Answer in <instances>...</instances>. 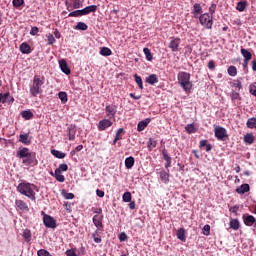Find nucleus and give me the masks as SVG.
Returning <instances> with one entry per match:
<instances>
[{
  "instance_id": "nucleus-1",
  "label": "nucleus",
  "mask_w": 256,
  "mask_h": 256,
  "mask_svg": "<svg viewBox=\"0 0 256 256\" xmlns=\"http://www.w3.org/2000/svg\"><path fill=\"white\" fill-rule=\"evenodd\" d=\"M43 85H45V76L35 75L32 83L30 84V95L37 97L43 93Z\"/></svg>"
},
{
  "instance_id": "nucleus-2",
  "label": "nucleus",
  "mask_w": 256,
  "mask_h": 256,
  "mask_svg": "<svg viewBox=\"0 0 256 256\" xmlns=\"http://www.w3.org/2000/svg\"><path fill=\"white\" fill-rule=\"evenodd\" d=\"M17 191L21 195L28 197L31 201H35V184L29 182H22L17 186Z\"/></svg>"
},
{
  "instance_id": "nucleus-3",
  "label": "nucleus",
  "mask_w": 256,
  "mask_h": 256,
  "mask_svg": "<svg viewBox=\"0 0 256 256\" xmlns=\"http://www.w3.org/2000/svg\"><path fill=\"white\" fill-rule=\"evenodd\" d=\"M178 84L182 87L185 93H191L193 82H191V74L189 72H179L177 75Z\"/></svg>"
},
{
  "instance_id": "nucleus-4",
  "label": "nucleus",
  "mask_w": 256,
  "mask_h": 256,
  "mask_svg": "<svg viewBox=\"0 0 256 256\" xmlns=\"http://www.w3.org/2000/svg\"><path fill=\"white\" fill-rule=\"evenodd\" d=\"M199 21L205 29H213V16L209 15V13L201 14Z\"/></svg>"
},
{
  "instance_id": "nucleus-5",
  "label": "nucleus",
  "mask_w": 256,
  "mask_h": 256,
  "mask_svg": "<svg viewBox=\"0 0 256 256\" xmlns=\"http://www.w3.org/2000/svg\"><path fill=\"white\" fill-rule=\"evenodd\" d=\"M214 133L218 141H227V130L221 126H214Z\"/></svg>"
},
{
  "instance_id": "nucleus-6",
  "label": "nucleus",
  "mask_w": 256,
  "mask_h": 256,
  "mask_svg": "<svg viewBox=\"0 0 256 256\" xmlns=\"http://www.w3.org/2000/svg\"><path fill=\"white\" fill-rule=\"evenodd\" d=\"M109 127H113V121H111V118H104L97 124L98 131H106Z\"/></svg>"
},
{
  "instance_id": "nucleus-7",
  "label": "nucleus",
  "mask_w": 256,
  "mask_h": 256,
  "mask_svg": "<svg viewBox=\"0 0 256 256\" xmlns=\"http://www.w3.org/2000/svg\"><path fill=\"white\" fill-rule=\"evenodd\" d=\"M43 223L48 229H55L57 227V221L47 214L43 216Z\"/></svg>"
},
{
  "instance_id": "nucleus-8",
  "label": "nucleus",
  "mask_w": 256,
  "mask_h": 256,
  "mask_svg": "<svg viewBox=\"0 0 256 256\" xmlns=\"http://www.w3.org/2000/svg\"><path fill=\"white\" fill-rule=\"evenodd\" d=\"M179 45H181V38H175V37L170 38V43L168 47L169 49H171L173 53H177V51H179Z\"/></svg>"
},
{
  "instance_id": "nucleus-9",
  "label": "nucleus",
  "mask_w": 256,
  "mask_h": 256,
  "mask_svg": "<svg viewBox=\"0 0 256 256\" xmlns=\"http://www.w3.org/2000/svg\"><path fill=\"white\" fill-rule=\"evenodd\" d=\"M69 141H75V135L77 134V126L70 125L66 130Z\"/></svg>"
},
{
  "instance_id": "nucleus-10",
  "label": "nucleus",
  "mask_w": 256,
  "mask_h": 256,
  "mask_svg": "<svg viewBox=\"0 0 256 256\" xmlns=\"http://www.w3.org/2000/svg\"><path fill=\"white\" fill-rule=\"evenodd\" d=\"M15 206L17 211H29V205H27V202L23 200H15Z\"/></svg>"
},
{
  "instance_id": "nucleus-11",
  "label": "nucleus",
  "mask_w": 256,
  "mask_h": 256,
  "mask_svg": "<svg viewBox=\"0 0 256 256\" xmlns=\"http://www.w3.org/2000/svg\"><path fill=\"white\" fill-rule=\"evenodd\" d=\"M105 111L107 114L108 119H113L117 114V106L108 105L105 107Z\"/></svg>"
},
{
  "instance_id": "nucleus-12",
  "label": "nucleus",
  "mask_w": 256,
  "mask_h": 256,
  "mask_svg": "<svg viewBox=\"0 0 256 256\" xmlns=\"http://www.w3.org/2000/svg\"><path fill=\"white\" fill-rule=\"evenodd\" d=\"M17 157L19 159H31V152L29 151V148H22L17 152Z\"/></svg>"
},
{
  "instance_id": "nucleus-13",
  "label": "nucleus",
  "mask_w": 256,
  "mask_h": 256,
  "mask_svg": "<svg viewBox=\"0 0 256 256\" xmlns=\"http://www.w3.org/2000/svg\"><path fill=\"white\" fill-rule=\"evenodd\" d=\"M59 67L62 73H65V75H71V69L69 68V65H67V61H65V59L59 60Z\"/></svg>"
},
{
  "instance_id": "nucleus-14",
  "label": "nucleus",
  "mask_w": 256,
  "mask_h": 256,
  "mask_svg": "<svg viewBox=\"0 0 256 256\" xmlns=\"http://www.w3.org/2000/svg\"><path fill=\"white\" fill-rule=\"evenodd\" d=\"M244 219V225H246V227H252L253 225H255V216L253 215H247L245 217V215L243 216Z\"/></svg>"
},
{
  "instance_id": "nucleus-15",
  "label": "nucleus",
  "mask_w": 256,
  "mask_h": 256,
  "mask_svg": "<svg viewBox=\"0 0 256 256\" xmlns=\"http://www.w3.org/2000/svg\"><path fill=\"white\" fill-rule=\"evenodd\" d=\"M149 123H151V118H146L140 121L137 125V131H145V128L147 127V125H149Z\"/></svg>"
},
{
  "instance_id": "nucleus-16",
  "label": "nucleus",
  "mask_w": 256,
  "mask_h": 256,
  "mask_svg": "<svg viewBox=\"0 0 256 256\" xmlns=\"http://www.w3.org/2000/svg\"><path fill=\"white\" fill-rule=\"evenodd\" d=\"M31 46L27 43V42H23L21 45H20V52L23 54V55H29V53H31Z\"/></svg>"
},
{
  "instance_id": "nucleus-17",
  "label": "nucleus",
  "mask_w": 256,
  "mask_h": 256,
  "mask_svg": "<svg viewBox=\"0 0 256 256\" xmlns=\"http://www.w3.org/2000/svg\"><path fill=\"white\" fill-rule=\"evenodd\" d=\"M202 14H203V7H201V4L195 3L193 5L192 15H194V17H197V15H202Z\"/></svg>"
},
{
  "instance_id": "nucleus-18",
  "label": "nucleus",
  "mask_w": 256,
  "mask_h": 256,
  "mask_svg": "<svg viewBox=\"0 0 256 256\" xmlns=\"http://www.w3.org/2000/svg\"><path fill=\"white\" fill-rule=\"evenodd\" d=\"M11 94L9 92H6L4 94H2V103H14L15 102V98H13V96H10Z\"/></svg>"
},
{
  "instance_id": "nucleus-19",
  "label": "nucleus",
  "mask_w": 256,
  "mask_h": 256,
  "mask_svg": "<svg viewBox=\"0 0 256 256\" xmlns=\"http://www.w3.org/2000/svg\"><path fill=\"white\" fill-rule=\"evenodd\" d=\"M240 53L246 61H251V59H253V54H251V52L245 48H241Z\"/></svg>"
},
{
  "instance_id": "nucleus-20",
  "label": "nucleus",
  "mask_w": 256,
  "mask_h": 256,
  "mask_svg": "<svg viewBox=\"0 0 256 256\" xmlns=\"http://www.w3.org/2000/svg\"><path fill=\"white\" fill-rule=\"evenodd\" d=\"M146 83H148V85H155V83H159V78L155 74H151L146 77Z\"/></svg>"
},
{
  "instance_id": "nucleus-21",
  "label": "nucleus",
  "mask_w": 256,
  "mask_h": 256,
  "mask_svg": "<svg viewBox=\"0 0 256 256\" xmlns=\"http://www.w3.org/2000/svg\"><path fill=\"white\" fill-rule=\"evenodd\" d=\"M244 143H246V145H253V143H255V136L251 133H247L244 135Z\"/></svg>"
},
{
  "instance_id": "nucleus-22",
  "label": "nucleus",
  "mask_w": 256,
  "mask_h": 256,
  "mask_svg": "<svg viewBox=\"0 0 256 256\" xmlns=\"http://www.w3.org/2000/svg\"><path fill=\"white\" fill-rule=\"evenodd\" d=\"M250 187L249 184H242L239 188L236 189L240 195H245V193H249Z\"/></svg>"
},
{
  "instance_id": "nucleus-23",
  "label": "nucleus",
  "mask_w": 256,
  "mask_h": 256,
  "mask_svg": "<svg viewBox=\"0 0 256 256\" xmlns=\"http://www.w3.org/2000/svg\"><path fill=\"white\" fill-rule=\"evenodd\" d=\"M159 175H160V180L162 181V183L167 185V183H169V173L165 172V170H162L159 172Z\"/></svg>"
},
{
  "instance_id": "nucleus-24",
  "label": "nucleus",
  "mask_w": 256,
  "mask_h": 256,
  "mask_svg": "<svg viewBox=\"0 0 256 256\" xmlns=\"http://www.w3.org/2000/svg\"><path fill=\"white\" fill-rule=\"evenodd\" d=\"M51 153L54 157H56V159H65V157H67V154L62 152V151H59V150H51Z\"/></svg>"
},
{
  "instance_id": "nucleus-25",
  "label": "nucleus",
  "mask_w": 256,
  "mask_h": 256,
  "mask_svg": "<svg viewBox=\"0 0 256 256\" xmlns=\"http://www.w3.org/2000/svg\"><path fill=\"white\" fill-rule=\"evenodd\" d=\"M199 147H200V149H205V151H207V152H209V151H211V149H213V145L208 144L207 140H201Z\"/></svg>"
},
{
  "instance_id": "nucleus-26",
  "label": "nucleus",
  "mask_w": 256,
  "mask_h": 256,
  "mask_svg": "<svg viewBox=\"0 0 256 256\" xmlns=\"http://www.w3.org/2000/svg\"><path fill=\"white\" fill-rule=\"evenodd\" d=\"M229 225L230 229H233L234 231H238L239 227H241V224H239L238 219H231Z\"/></svg>"
},
{
  "instance_id": "nucleus-27",
  "label": "nucleus",
  "mask_w": 256,
  "mask_h": 256,
  "mask_svg": "<svg viewBox=\"0 0 256 256\" xmlns=\"http://www.w3.org/2000/svg\"><path fill=\"white\" fill-rule=\"evenodd\" d=\"M19 142L24 145H31V140H29V134H20Z\"/></svg>"
},
{
  "instance_id": "nucleus-28",
  "label": "nucleus",
  "mask_w": 256,
  "mask_h": 256,
  "mask_svg": "<svg viewBox=\"0 0 256 256\" xmlns=\"http://www.w3.org/2000/svg\"><path fill=\"white\" fill-rule=\"evenodd\" d=\"M93 224L95 225V227H97L99 229V227L103 228V220L98 216L95 215L92 218Z\"/></svg>"
},
{
  "instance_id": "nucleus-29",
  "label": "nucleus",
  "mask_w": 256,
  "mask_h": 256,
  "mask_svg": "<svg viewBox=\"0 0 256 256\" xmlns=\"http://www.w3.org/2000/svg\"><path fill=\"white\" fill-rule=\"evenodd\" d=\"M21 117L26 119V121H29L30 119H33V112H31V110H24L21 112Z\"/></svg>"
},
{
  "instance_id": "nucleus-30",
  "label": "nucleus",
  "mask_w": 256,
  "mask_h": 256,
  "mask_svg": "<svg viewBox=\"0 0 256 256\" xmlns=\"http://www.w3.org/2000/svg\"><path fill=\"white\" fill-rule=\"evenodd\" d=\"M230 87H234L235 89H238V91H241V89H243V84L237 79L230 82Z\"/></svg>"
},
{
  "instance_id": "nucleus-31",
  "label": "nucleus",
  "mask_w": 256,
  "mask_h": 256,
  "mask_svg": "<svg viewBox=\"0 0 256 256\" xmlns=\"http://www.w3.org/2000/svg\"><path fill=\"white\" fill-rule=\"evenodd\" d=\"M58 98L60 99L62 105H65V103L69 101V98L67 97V92H59Z\"/></svg>"
},
{
  "instance_id": "nucleus-32",
  "label": "nucleus",
  "mask_w": 256,
  "mask_h": 256,
  "mask_svg": "<svg viewBox=\"0 0 256 256\" xmlns=\"http://www.w3.org/2000/svg\"><path fill=\"white\" fill-rule=\"evenodd\" d=\"M97 11V5H90L84 8V14L95 13Z\"/></svg>"
},
{
  "instance_id": "nucleus-33",
  "label": "nucleus",
  "mask_w": 256,
  "mask_h": 256,
  "mask_svg": "<svg viewBox=\"0 0 256 256\" xmlns=\"http://www.w3.org/2000/svg\"><path fill=\"white\" fill-rule=\"evenodd\" d=\"M54 177L59 183H65V176H63L59 170H55Z\"/></svg>"
},
{
  "instance_id": "nucleus-34",
  "label": "nucleus",
  "mask_w": 256,
  "mask_h": 256,
  "mask_svg": "<svg viewBox=\"0 0 256 256\" xmlns=\"http://www.w3.org/2000/svg\"><path fill=\"white\" fill-rule=\"evenodd\" d=\"M125 133V129L123 128H119L116 132L115 138L113 140V145L117 144V141H119L121 139V134Z\"/></svg>"
},
{
  "instance_id": "nucleus-35",
  "label": "nucleus",
  "mask_w": 256,
  "mask_h": 256,
  "mask_svg": "<svg viewBox=\"0 0 256 256\" xmlns=\"http://www.w3.org/2000/svg\"><path fill=\"white\" fill-rule=\"evenodd\" d=\"M100 55L103 57H110V55H113V52L109 48L103 47L100 50Z\"/></svg>"
},
{
  "instance_id": "nucleus-36",
  "label": "nucleus",
  "mask_w": 256,
  "mask_h": 256,
  "mask_svg": "<svg viewBox=\"0 0 256 256\" xmlns=\"http://www.w3.org/2000/svg\"><path fill=\"white\" fill-rule=\"evenodd\" d=\"M75 29L77 31H87V29H89V26H87V24H85L84 22H78L75 26Z\"/></svg>"
},
{
  "instance_id": "nucleus-37",
  "label": "nucleus",
  "mask_w": 256,
  "mask_h": 256,
  "mask_svg": "<svg viewBox=\"0 0 256 256\" xmlns=\"http://www.w3.org/2000/svg\"><path fill=\"white\" fill-rule=\"evenodd\" d=\"M247 7V2L245 1H240L237 3L236 9L237 11H240V13H243Z\"/></svg>"
},
{
  "instance_id": "nucleus-38",
  "label": "nucleus",
  "mask_w": 256,
  "mask_h": 256,
  "mask_svg": "<svg viewBox=\"0 0 256 256\" xmlns=\"http://www.w3.org/2000/svg\"><path fill=\"white\" fill-rule=\"evenodd\" d=\"M246 125L248 129H256V118H249Z\"/></svg>"
},
{
  "instance_id": "nucleus-39",
  "label": "nucleus",
  "mask_w": 256,
  "mask_h": 256,
  "mask_svg": "<svg viewBox=\"0 0 256 256\" xmlns=\"http://www.w3.org/2000/svg\"><path fill=\"white\" fill-rule=\"evenodd\" d=\"M23 239H25L26 243H29L31 241V230L25 229L22 234Z\"/></svg>"
},
{
  "instance_id": "nucleus-40",
  "label": "nucleus",
  "mask_w": 256,
  "mask_h": 256,
  "mask_svg": "<svg viewBox=\"0 0 256 256\" xmlns=\"http://www.w3.org/2000/svg\"><path fill=\"white\" fill-rule=\"evenodd\" d=\"M177 238L180 240V241H186V238H185V229L183 228H180L178 229L177 231Z\"/></svg>"
},
{
  "instance_id": "nucleus-41",
  "label": "nucleus",
  "mask_w": 256,
  "mask_h": 256,
  "mask_svg": "<svg viewBox=\"0 0 256 256\" xmlns=\"http://www.w3.org/2000/svg\"><path fill=\"white\" fill-rule=\"evenodd\" d=\"M230 97H231V100L232 101H237V99L239 101H241V94H239V92L235 91V90H232L231 93H230Z\"/></svg>"
},
{
  "instance_id": "nucleus-42",
  "label": "nucleus",
  "mask_w": 256,
  "mask_h": 256,
  "mask_svg": "<svg viewBox=\"0 0 256 256\" xmlns=\"http://www.w3.org/2000/svg\"><path fill=\"white\" fill-rule=\"evenodd\" d=\"M147 147L148 149H155V147H157V140H155V138H150L147 142Z\"/></svg>"
},
{
  "instance_id": "nucleus-43",
  "label": "nucleus",
  "mask_w": 256,
  "mask_h": 256,
  "mask_svg": "<svg viewBox=\"0 0 256 256\" xmlns=\"http://www.w3.org/2000/svg\"><path fill=\"white\" fill-rule=\"evenodd\" d=\"M143 52L147 61H153V54H151V50L149 48H144Z\"/></svg>"
},
{
  "instance_id": "nucleus-44",
  "label": "nucleus",
  "mask_w": 256,
  "mask_h": 256,
  "mask_svg": "<svg viewBox=\"0 0 256 256\" xmlns=\"http://www.w3.org/2000/svg\"><path fill=\"white\" fill-rule=\"evenodd\" d=\"M134 79H135V82L137 83L139 89L143 90V79L141 78V76L135 74Z\"/></svg>"
},
{
  "instance_id": "nucleus-45",
  "label": "nucleus",
  "mask_w": 256,
  "mask_h": 256,
  "mask_svg": "<svg viewBox=\"0 0 256 256\" xmlns=\"http://www.w3.org/2000/svg\"><path fill=\"white\" fill-rule=\"evenodd\" d=\"M72 3V7L73 9H81V7H83V3L81 2V0H70Z\"/></svg>"
},
{
  "instance_id": "nucleus-46",
  "label": "nucleus",
  "mask_w": 256,
  "mask_h": 256,
  "mask_svg": "<svg viewBox=\"0 0 256 256\" xmlns=\"http://www.w3.org/2000/svg\"><path fill=\"white\" fill-rule=\"evenodd\" d=\"M227 71H228V75H230V77H237V67L230 66Z\"/></svg>"
},
{
  "instance_id": "nucleus-47",
  "label": "nucleus",
  "mask_w": 256,
  "mask_h": 256,
  "mask_svg": "<svg viewBox=\"0 0 256 256\" xmlns=\"http://www.w3.org/2000/svg\"><path fill=\"white\" fill-rule=\"evenodd\" d=\"M185 130H186L187 133H189V135H191L192 133H196V131H197V129H195L194 124L186 125Z\"/></svg>"
},
{
  "instance_id": "nucleus-48",
  "label": "nucleus",
  "mask_w": 256,
  "mask_h": 256,
  "mask_svg": "<svg viewBox=\"0 0 256 256\" xmlns=\"http://www.w3.org/2000/svg\"><path fill=\"white\" fill-rule=\"evenodd\" d=\"M131 192H125L122 196V200L124 201V203H131Z\"/></svg>"
},
{
  "instance_id": "nucleus-49",
  "label": "nucleus",
  "mask_w": 256,
  "mask_h": 256,
  "mask_svg": "<svg viewBox=\"0 0 256 256\" xmlns=\"http://www.w3.org/2000/svg\"><path fill=\"white\" fill-rule=\"evenodd\" d=\"M12 4H13V7H16V9H19V7L25 4V0H13Z\"/></svg>"
},
{
  "instance_id": "nucleus-50",
  "label": "nucleus",
  "mask_w": 256,
  "mask_h": 256,
  "mask_svg": "<svg viewBox=\"0 0 256 256\" xmlns=\"http://www.w3.org/2000/svg\"><path fill=\"white\" fill-rule=\"evenodd\" d=\"M92 238L96 243H101L102 239L99 235V230H96L95 233L92 234Z\"/></svg>"
},
{
  "instance_id": "nucleus-51",
  "label": "nucleus",
  "mask_w": 256,
  "mask_h": 256,
  "mask_svg": "<svg viewBox=\"0 0 256 256\" xmlns=\"http://www.w3.org/2000/svg\"><path fill=\"white\" fill-rule=\"evenodd\" d=\"M215 11H217V4L213 3L209 7V13H210L211 17H213V15H215Z\"/></svg>"
},
{
  "instance_id": "nucleus-52",
  "label": "nucleus",
  "mask_w": 256,
  "mask_h": 256,
  "mask_svg": "<svg viewBox=\"0 0 256 256\" xmlns=\"http://www.w3.org/2000/svg\"><path fill=\"white\" fill-rule=\"evenodd\" d=\"M203 231L204 235L208 237V235H211V226H209V224L204 225Z\"/></svg>"
},
{
  "instance_id": "nucleus-53",
  "label": "nucleus",
  "mask_w": 256,
  "mask_h": 256,
  "mask_svg": "<svg viewBox=\"0 0 256 256\" xmlns=\"http://www.w3.org/2000/svg\"><path fill=\"white\" fill-rule=\"evenodd\" d=\"M46 37H47L48 45H53V43H55V37L53 36V34H48Z\"/></svg>"
},
{
  "instance_id": "nucleus-54",
  "label": "nucleus",
  "mask_w": 256,
  "mask_h": 256,
  "mask_svg": "<svg viewBox=\"0 0 256 256\" xmlns=\"http://www.w3.org/2000/svg\"><path fill=\"white\" fill-rule=\"evenodd\" d=\"M51 253H49V251H47V250H45V249H40V250H38V252H37V255L38 256H48V255H50Z\"/></svg>"
},
{
  "instance_id": "nucleus-55",
  "label": "nucleus",
  "mask_w": 256,
  "mask_h": 256,
  "mask_svg": "<svg viewBox=\"0 0 256 256\" xmlns=\"http://www.w3.org/2000/svg\"><path fill=\"white\" fill-rule=\"evenodd\" d=\"M67 169H69V166H67V164H60L56 171H60L61 173L62 171H67Z\"/></svg>"
},
{
  "instance_id": "nucleus-56",
  "label": "nucleus",
  "mask_w": 256,
  "mask_h": 256,
  "mask_svg": "<svg viewBox=\"0 0 256 256\" xmlns=\"http://www.w3.org/2000/svg\"><path fill=\"white\" fill-rule=\"evenodd\" d=\"M118 239L121 243H123V241H127V234H125V232L120 233Z\"/></svg>"
},
{
  "instance_id": "nucleus-57",
  "label": "nucleus",
  "mask_w": 256,
  "mask_h": 256,
  "mask_svg": "<svg viewBox=\"0 0 256 256\" xmlns=\"http://www.w3.org/2000/svg\"><path fill=\"white\" fill-rule=\"evenodd\" d=\"M63 197L66 199H75V194L64 192Z\"/></svg>"
},
{
  "instance_id": "nucleus-58",
  "label": "nucleus",
  "mask_w": 256,
  "mask_h": 256,
  "mask_svg": "<svg viewBox=\"0 0 256 256\" xmlns=\"http://www.w3.org/2000/svg\"><path fill=\"white\" fill-rule=\"evenodd\" d=\"M208 69H210V71H214V69H215V61L210 60L208 62Z\"/></svg>"
},
{
  "instance_id": "nucleus-59",
  "label": "nucleus",
  "mask_w": 256,
  "mask_h": 256,
  "mask_svg": "<svg viewBox=\"0 0 256 256\" xmlns=\"http://www.w3.org/2000/svg\"><path fill=\"white\" fill-rule=\"evenodd\" d=\"M39 33V28L37 26H34L30 30V35H37Z\"/></svg>"
},
{
  "instance_id": "nucleus-60",
  "label": "nucleus",
  "mask_w": 256,
  "mask_h": 256,
  "mask_svg": "<svg viewBox=\"0 0 256 256\" xmlns=\"http://www.w3.org/2000/svg\"><path fill=\"white\" fill-rule=\"evenodd\" d=\"M66 256H77V253L74 249H69L66 251Z\"/></svg>"
},
{
  "instance_id": "nucleus-61",
  "label": "nucleus",
  "mask_w": 256,
  "mask_h": 256,
  "mask_svg": "<svg viewBox=\"0 0 256 256\" xmlns=\"http://www.w3.org/2000/svg\"><path fill=\"white\" fill-rule=\"evenodd\" d=\"M249 91H250L251 95H254V97H256V86L255 85H250Z\"/></svg>"
},
{
  "instance_id": "nucleus-62",
  "label": "nucleus",
  "mask_w": 256,
  "mask_h": 256,
  "mask_svg": "<svg viewBox=\"0 0 256 256\" xmlns=\"http://www.w3.org/2000/svg\"><path fill=\"white\" fill-rule=\"evenodd\" d=\"M133 165H135V161H125V166L128 169H131L133 167Z\"/></svg>"
},
{
  "instance_id": "nucleus-63",
  "label": "nucleus",
  "mask_w": 256,
  "mask_h": 256,
  "mask_svg": "<svg viewBox=\"0 0 256 256\" xmlns=\"http://www.w3.org/2000/svg\"><path fill=\"white\" fill-rule=\"evenodd\" d=\"M68 17H80V16H79V11L76 10V11L70 12V13L68 14Z\"/></svg>"
},
{
  "instance_id": "nucleus-64",
  "label": "nucleus",
  "mask_w": 256,
  "mask_h": 256,
  "mask_svg": "<svg viewBox=\"0 0 256 256\" xmlns=\"http://www.w3.org/2000/svg\"><path fill=\"white\" fill-rule=\"evenodd\" d=\"M239 211V206H233L230 208V213H237Z\"/></svg>"
}]
</instances>
